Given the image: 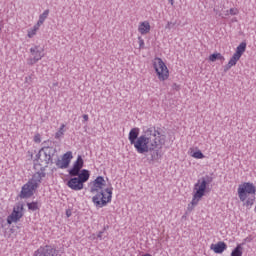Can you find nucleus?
Instances as JSON below:
<instances>
[{"label": "nucleus", "mask_w": 256, "mask_h": 256, "mask_svg": "<svg viewBox=\"0 0 256 256\" xmlns=\"http://www.w3.org/2000/svg\"><path fill=\"white\" fill-rule=\"evenodd\" d=\"M128 139L130 145H134L137 153L140 155L150 153V156L147 157L148 163L161 159L160 151L163 149V145H165V135L161 134L159 129L155 127L147 128L139 136V128H132Z\"/></svg>", "instance_id": "nucleus-1"}, {"label": "nucleus", "mask_w": 256, "mask_h": 256, "mask_svg": "<svg viewBox=\"0 0 256 256\" xmlns=\"http://www.w3.org/2000/svg\"><path fill=\"white\" fill-rule=\"evenodd\" d=\"M106 185L105 178L98 176L93 181V186L90 189L91 193H97L92 197V202L98 209L107 207V204L111 203V199H113V187L105 188Z\"/></svg>", "instance_id": "nucleus-2"}, {"label": "nucleus", "mask_w": 256, "mask_h": 256, "mask_svg": "<svg viewBox=\"0 0 256 256\" xmlns=\"http://www.w3.org/2000/svg\"><path fill=\"white\" fill-rule=\"evenodd\" d=\"M255 185L251 182H244L238 186V197L244 207H252L255 204Z\"/></svg>", "instance_id": "nucleus-3"}, {"label": "nucleus", "mask_w": 256, "mask_h": 256, "mask_svg": "<svg viewBox=\"0 0 256 256\" xmlns=\"http://www.w3.org/2000/svg\"><path fill=\"white\" fill-rule=\"evenodd\" d=\"M56 155L57 148L51 146L42 147L36 155V159L34 160L35 167L39 165L41 169H43L45 167H49V165H53V157Z\"/></svg>", "instance_id": "nucleus-4"}, {"label": "nucleus", "mask_w": 256, "mask_h": 256, "mask_svg": "<svg viewBox=\"0 0 256 256\" xmlns=\"http://www.w3.org/2000/svg\"><path fill=\"white\" fill-rule=\"evenodd\" d=\"M209 183H213V177L205 176L200 178L198 182L194 185V191L196 192L194 193L193 197L201 200V198L205 196V191Z\"/></svg>", "instance_id": "nucleus-5"}, {"label": "nucleus", "mask_w": 256, "mask_h": 256, "mask_svg": "<svg viewBox=\"0 0 256 256\" xmlns=\"http://www.w3.org/2000/svg\"><path fill=\"white\" fill-rule=\"evenodd\" d=\"M153 65L159 81H167L169 79V69L165 65V62H163V59L155 58Z\"/></svg>", "instance_id": "nucleus-6"}, {"label": "nucleus", "mask_w": 256, "mask_h": 256, "mask_svg": "<svg viewBox=\"0 0 256 256\" xmlns=\"http://www.w3.org/2000/svg\"><path fill=\"white\" fill-rule=\"evenodd\" d=\"M23 211H25V208L23 206V203H17L10 216L7 218V223L11 225V223H17L19 219L23 217Z\"/></svg>", "instance_id": "nucleus-7"}, {"label": "nucleus", "mask_w": 256, "mask_h": 256, "mask_svg": "<svg viewBox=\"0 0 256 256\" xmlns=\"http://www.w3.org/2000/svg\"><path fill=\"white\" fill-rule=\"evenodd\" d=\"M57 160L55 162L58 169H67L69 167V164L71 163V159H73V153L71 151L66 152L62 159H59V156H57Z\"/></svg>", "instance_id": "nucleus-8"}, {"label": "nucleus", "mask_w": 256, "mask_h": 256, "mask_svg": "<svg viewBox=\"0 0 256 256\" xmlns=\"http://www.w3.org/2000/svg\"><path fill=\"white\" fill-rule=\"evenodd\" d=\"M33 58L28 59V65H35L38 61H41L45 55L43 54V49L39 50V46H34L30 49Z\"/></svg>", "instance_id": "nucleus-9"}, {"label": "nucleus", "mask_w": 256, "mask_h": 256, "mask_svg": "<svg viewBox=\"0 0 256 256\" xmlns=\"http://www.w3.org/2000/svg\"><path fill=\"white\" fill-rule=\"evenodd\" d=\"M37 189V184L33 182L26 183L21 190L20 197L21 199H29V197H33V191Z\"/></svg>", "instance_id": "nucleus-10"}, {"label": "nucleus", "mask_w": 256, "mask_h": 256, "mask_svg": "<svg viewBox=\"0 0 256 256\" xmlns=\"http://www.w3.org/2000/svg\"><path fill=\"white\" fill-rule=\"evenodd\" d=\"M34 256H57V250L53 246H41L34 252Z\"/></svg>", "instance_id": "nucleus-11"}, {"label": "nucleus", "mask_w": 256, "mask_h": 256, "mask_svg": "<svg viewBox=\"0 0 256 256\" xmlns=\"http://www.w3.org/2000/svg\"><path fill=\"white\" fill-rule=\"evenodd\" d=\"M83 164V157H81V155H78L77 160L74 162L72 169L69 170L70 177H77V175L81 173V169H83Z\"/></svg>", "instance_id": "nucleus-12"}, {"label": "nucleus", "mask_w": 256, "mask_h": 256, "mask_svg": "<svg viewBox=\"0 0 256 256\" xmlns=\"http://www.w3.org/2000/svg\"><path fill=\"white\" fill-rule=\"evenodd\" d=\"M66 185L72 189V191H81V189H83V184L77 177L71 178Z\"/></svg>", "instance_id": "nucleus-13"}, {"label": "nucleus", "mask_w": 256, "mask_h": 256, "mask_svg": "<svg viewBox=\"0 0 256 256\" xmlns=\"http://www.w3.org/2000/svg\"><path fill=\"white\" fill-rule=\"evenodd\" d=\"M210 249H212V251H214V253L221 254V253H223V251H225L227 249V244L223 241H219L216 244H212L210 246Z\"/></svg>", "instance_id": "nucleus-14"}, {"label": "nucleus", "mask_w": 256, "mask_h": 256, "mask_svg": "<svg viewBox=\"0 0 256 256\" xmlns=\"http://www.w3.org/2000/svg\"><path fill=\"white\" fill-rule=\"evenodd\" d=\"M241 57L237 56V54H233V56L230 58L227 65L224 66V73H227L231 67H235L237 65V61H239Z\"/></svg>", "instance_id": "nucleus-15"}, {"label": "nucleus", "mask_w": 256, "mask_h": 256, "mask_svg": "<svg viewBox=\"0 0 256 256\" xmlns=\"http://www.w3.org/2000/svg\"><path fill=\"white\" fill-rule=\"evenodd\" d=\"M89 170L87 169H83L81 170V172H78L77 174V179L81 182V184L83 185V183H87V181H89Z\"/></svg>", "instance_id": "nucleus-16"}, {"label": "nucleus", "mask_w": 256, "mask_h": 256, "mask_svg": "<svg viewBox=\"0 0 256 256\" xmlns=\"http://www.w3.org/2000/svg\"><path fill=\"white\" fill-rule=\"evenodd\" d=\"M138 31L141 33V35H147V33L151 31V24H149L147 21L141 22L138 27Z\"/></svg>", "instance_id": "nucleus-17"}, {"label": "nucleus", "mask_w": 256, "mask_h": 256, "mask_svg": "<svg viewBox=\"0 0 256 256\" xmlns=\"http://www.w3.org/2000/svg\"><path fill=\"white\" fill-rule=\"evenodd\" d=\"M43 177H45L44 172H36L32 176V181H30V182L33 183L34 185H36V188H37V183H41V179H43Z\"/></svg>", "instance_id": "nucleus-18"}, {"label": "nucleus", "mask_w": 256, "mask_h": 256, "mask_svg": "<svg viewBox=\"0 0 256 256\" xmlns=\"http://www.w3.org/2000/svg\"><path fill=\"white\" fill-rule=\"evenodd\" d=\"M247 49V43L242 42L240 45L236 48V52L234 53L238 57H242V55L245 53V50Z\"/></svg>", "instance_id": "nucleus-19"}, {"label": "nucleus", "mask_w": 256, "mask_h": 256, "mask_svg": "<svg viewBox=\"0 0 256 256\" xmlns=\"http://www.w3.org/2000/svg\"><path fill=\"white\" fill-rule=\"evenodd\" d=\"M199 201H201L199 198H196L195 196H193L191 203L188 204L187 211L191 213V211H193V209H195V207L199 205Z\"/></svg>", "instance_id": "nucleus-20"}, {"label": "nucleus", "mask_w": 256, "mask_h": 256, "mask_svg": "<svg viewBox=\"0 0 256 256\" xmlns=\"http://www.w3.org/2000/svg\"><path fill=\"white\" fill-rule=\"evenodd\" d=\"M231 256H243V246L238 244L231 252Z\"/></svg>", "instance_id": "nucleus-21"}, {"label": "nucleus", "mask_w": 256, "mask_h": 256, "mask_svg": "<svg viewBox=\"0 0 256 256\" xmlns=\"http://www.w3.org/2000/svg\"><path fill=\"white\" fill-rule=\"evenodd\" d=\"M217 59L219 61H225V57L221 53H214V54L209 56V60L212 61V62L217 61Z\"/></svg>", "instance_id": "nucleus-22"}, {"label": "nucleus", "mask_w": 256, "mask_h": 256, "mask_svg": "<svg viewBox=\"0 0 256 256\" xmlns=\"http://www.w3.org/2000/svg\"><path fill=\"white\" fill-rule=\"evenodd\" d=\"M47 17H49V9L45 10L40 16H39V20L37 22L38 25H43V23H45V19H47Z\"/></svg>", "instance_id": "nucleus-23"}, {"label": "nucleus", "mask_w": 256, "mask_h": 256, "mask_svg": "<svg viewBox=\"0 0 256 256\" xmlns=\"http://www.w3.org/2000/svg\"><path fill=\"white\" fill-rule=\"evenodd\" d=\"M65 135V124H62L59 130L55 133V139H61Z\"/></svg>", "instance_id": "nucleus-24"}, {"label": "nucleus", "mask_w": 256, "mask_h": 256, "mask_svg": "<svg viewBox=\"0 0 256 256\" xmlns=\"http://www.w3.org/2000/svg\"><path fill=\"white\" fill-rule=\"evenodd\" d=\"M39 27H41V25L39 24H35L33 29L28 31V37L29 39L33 38L34 35H37V31H39Z\"/></svg>", "instance_id": "nucleus-25"}, {"label": "nucleus", "mask_w": 256, "mask_h": 256, "mask_svg": "<svg viewBox=\"0 0 256 256\" xmlns=\"http://www.w3.org/2000/svg\"><path fill=\"white\" fill-rule=\"evenodd\" d=\"M192 157H194V159H205V155L203 154V152H201V150L194 152L192 154Z\"/></svg>", "instance_id": "nucleus-26"}, {"label": "nucleus", "mask_w": 256, "mask_h": 256, "mask_svg": "<svg viewBox=\"0 0 256 256\" xmlns=\"http://www.w3.org/2000/svg\"><path fill=\"white\" fill-rule=\"evenodd\" d=\"M27 205L30 211H37V209H39V204H37V202L28 203Z\"/></svg>", "instance_id": "nucleus-27"}, {"label": "nucleus", "mask_w": 256, "mask_h": 256, "mask_svg": "<svg viewBox=\"0 0 256 256\" xmlns=\"http://www.w3.org/2000/svg\"><path fill=\"white\" fill-rule=\"evenodd\" d=\"M238 15L239 14V10H237V8H231L227 11V15Z\"/></svg>", "instance_id": "nucleus-28"}, {"label": "nucleus", "mask_w": 256, "mask_h": 256, "mask_svg": "<svg viewBox=\"0 0 256 256\" xmlns=\"http://www.w3.org/2000/svg\"><path fill=\"white\" fill-rule=\"evenodd\" d=\"M138 41H139V49H145V41L143 40V38L138 37Z\"/></svg>", "instance_id": "nucleus-29"}, {"label": "nucleus", "mask_w": 256, "mask_h": 256, "mask_svg": "<svg viewBox=\"0 0 256 256\" xmlns=\"http://www.w3.org/2000/svg\"><path fill=\"white\" fill-rule=\"evenodd\" d=\"M34 142L35 143H41V135L40 134H36L34 136Z\"/></svg>", "instance_id": "nucleus-30"}, {"label": "nucleus", "mask_w": 256, "mask_h": 256, "mask_svg": "<svg viewBox=\"0 0 256 256\" xmlns=\"http://www.w3.org/2000/svg\"><path fill=\"white\" fill-rule=\"evenodd\" d=\"M172 89H173L174 91H179V89H181V86H179L177 83H174V84L172 85Z\"/></svg>", "instance_id": "nucleus-31"}, {"label": "nucleus", "mask_w": 256, "mask_h": 256, "mask_svg": "<svg viewBox=\"0 0 256 256\" xmlns=\"http://www.w3.org/2000/svg\"><path fill=\"white\" fill-rule=\"evenodd\" d=\"M104 233H105V228L98 233L97 238L100 239V241H101V239H103V234Z\"/></svg>", "instance_id": "nucleus-32"}, {"label": "nucleus", "mask_w": 256, "mask_h": 256, "mask_svg": "<svg viewBox=\"0 0 256 256\" xmlns=\"http://www.w3.org/2000/svg\"><path fill=\"white\" fill-rule=\"evenodd\" d=\"M82 117H83L84 121H89V115L84 114Z\"/></svg>", "instance_id": "nucleus-33"}, {"label": "nucleus", "mask_w": 256, "mask_h": 256, "mask_svg": "<svg viewBox=\"0 0 256 256\" xmlns=\"http://www.w3.org/2000/svg\"><path fill=\"white\" fill-rule=\"evenodd\" d=\"M72 213L71 210H66V217H71Z\"/></svg>", "instance_id": "nucleus-34"}, {"label": "nucleus", "mask_w": 256, "mask_h": 256, "mask_svg": "<svg viewBox=\"0 0 256 256\" xmlns=\"http://www.w3.org/2000/svg\"><path fill=\"white\" fill-rule=\"evenodd\" d=\"M168 3H170V5L174 6L175 5V0H168Z\"/></svg>", "instance_id": "nucleus-35"}, {"label": "nucleus", "mask_w": 256, "mask_h": 256, "mask_svg": "<svg viewBox=\"0 0 256 256\" xmlns=\"http://www.w3.org/2000/svg\"><path fill=\"white\" fill-rule=\"evenodd\" d=\"M58 85H59L58 82H54V83H53V87H57Z\"/></svg>", "instance_id": "nucleus-36"}, {"label": "nucleus", "mask_w": 256, "mask_h": 256, "mask_svg": "<svg viewBox=\"0 0 256 256\" xmlns=\"http://www.w3.org/2000/svg\"><path fill=\"white\" fill-rule=\"evenodd\" d=\"M2 29H3V27H1V25H0V33H1Z\"/></svg>", "instance_id": "nucleus-37"}]
</instances>
